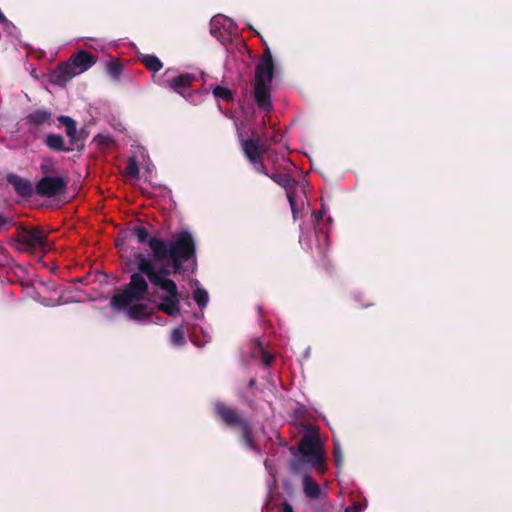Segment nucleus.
I'll return each instance as SVG.
<instances>
[{"instance_id":"obj_23","label":"nucleus","mask_w":512,"mask_h":512,"mask_svg":"<svg viewBox=\"0 0 512 512\" xmlns=\"http://www.w3.org/2000/svg\"><path fill=\"white\" fill-rule=\"evenodd\" d=\"M243 141H252L254 145L258 148V153L261 155V157L264 156V154H267L270 151V143L268 142V137L266 134H263L262 136H257L256 138H248L244 139Z\"/></svg>"},{"instance_id":"obj_3","label":"nucleus","mask_w":512,"mask_h":512,"mask_svg":"<svg viewBox=\"0 0 512 512\" xmlns=\"http://www.w3.org/2000/svg\"><path fill=\"white\" fill-rule=\"evenodd\" d=\"M97 61V57L85 50H78L68 61L62 62L51 73V82L65 86L72 78L89 70Z\"/></svg>"},{"instance_id":"obj_10","label":"nucleus","mask_w":512,"mask_h":512,"mask_svg":"<svg viewBox=\"0 0 512 512\" xmlns=\"http://www.w3.org/2000/svg\"><path fill=\"white\" fill-rule=\"evenodd\" d=\"M241 148L245 158L252 164L254 170L257 173L265 176L269 175V172L263 162V157L259 155L258 148L252 141H241Z\"/></svg>"},{"instance_id":"obj_29","label":"nucleus","mask_w":512,"mask_h":512,"mask_svg":"<svg viewBox=\"0 0 512 512\" xmlns=\"http://www.w3.org/2000/svg\"><path fill=\"white\" fill-rule=\"evenodd\" d=\"M126 174L134 179L139 178V166L134 158H129L126 166Z\"/></svg>"},{"instance_id":"obj_42","label":"nucleus","mask_w":512,"mask_h":512,"mask_svg":"<svg viewBox=\"0 0 512 512\" xmlns=\"http://www.w3.org/2000/svg\"><path fill=\"white\" fill-rule=\"evenodd\" d=\"M6 21H7V19H6L5 15H4V14L2 13V11L0 10V23H4V22H6Z\"/></svg>"},{"instance_id":"obj_32","label":"nucleus","mask_w":512,"mask_h":512,"mask_svg":"<svg viewBox=\"0 0 512 512\" xmlns=\"http://www.w3.org/2000/svg\"><path fill=\"white\" fill-rule=\"evenodd\" d=\"M259 62L274 64L270 48L267 44H265L264 53Z\"/></svg>"},{"instance_id":"obj_1","label":"nucleus","mask_w":512,"mask_h":512,"mask_svg":"<svg viewBox=\"0 0 512 512\" xmlns=\"http://www.w3.org/2000/svg\"><path fill=\"white\" fill-rule=\"evenodd\" d=\"M153 257L158 262L171 260L174 273L180 274L183 271V262L196 257V245L192 234L183 230L173 234L168 242L155 241Z\"/></svg>"},{"instance_id":"obj_38","label":"nucleus","mask_w":512,"mask_h":512,"mask_svg":"<svg viewBox=\"0 0 512 512\" xmlns=\"http://www.w3.org/2000/svg\"><path fill=\"white\" fill-rule=\"evenodd\" d=\"M287 190V199L289 201V204L292 203V202H295V192L293 191H290L289 189H286Z\"/></svg>"},{"instance_id":"obj_30","label":"nucleus","mask_w":512,"mask_h":512,"mask_svg":"<svg viewBox=\"0 0 512 512\" xmlns=\"http://www.w3.org/2000/svg\"><path fill=\"white\" fill-rule=\"evenodd\" d=\"M333 458L337 467H340L343 463V453L341 445L338 442L334 443L333 447Z\"/></svg>"},{"instance_id":"obj_18","label":"nucleus","mask_w":512,"mask_h":512,"mask_svg":"<svg viewBox=\"0 0 512 512\" xmlns=\"http://www.w3.org/2000/svg\"><path fill=\"white\" fill-rule=\"evenodd\" d=\"M131 233L135 236L140 244H147L153 253V247L155 241H163V239L158 237L150 236L149 231L141 225H136L131 229Z\"/></svg>"},{"instance_id":"obj_41","label":"nucleus","mask_w":512,"mask_h":512,"mask_svg":"<svg viewBox=\"0 0 512 512\" xmlns=\"http://www.w3.org/2000/svg\"><path fill=\"white\" fill-rule=\"evenodd\" d=\"M255 384H256V379L251 378V379L249 380V382H248V387H249V388H252V387H254V386H255Z\"/></svg>"},{"instance_id":"obj_28","label":"nucleus","mask_w":512,"mask_h":512,"mask_svg":"<svg viewBox=\"0 0 512 512\" xmlns=\"http://www.w3.org/2000/svg\"><path fill=\"white\" fill-rule=\"evenodd\" d=\"M170 339L171 343L175 346H182L186 343L184 331L181 327L172 330Z\"/></svg>"},{"instance_id":"obj_22","label":"nucleus","mask_w":512,"mask_h":512,"mask_svg":"<svg viewBox=\"0 0 512 512\" xmlns=\"http://www.w3.org/2000/svg\"><path fill=\"white\" fill-rule=\"evenodd\" d=\"M140 61L149 71L154 73L160 71L163 68V63L155 55H143L140 58Z\"/></svg>"},{"instance_id":"obj_17","label":"nucleus","mask_w":512,"mask_h":512,"mask_svg":"<svg viewBox=\"0 0 512 512\" xmlns=\"http://www.w3.org/2000/svg\"><path fill=\"white\" fill-rule=\"evenodd\" d=\"M45 145L55 152H72L73 147L65 145L64 138L60 134L50 133L44 139Z\"/></svg>"},{"instance_id":"obj_45","label":"nucleus","mask_w":512,"mask_h":512,"mask_svg":"<svg viewBox=\"0 0 512 512\" xmlns=\"http://www.w3.org/2000/svg\"><path fill=\"white\" fill-rule=\"evenodd\" d=\"M169 72H170V69H167V70L165 71V75L167 76Z\"/></svg>"},{"instance_id":"obj_19","label":"nucleus","mask_w":512,"mask_h":512,"mask_svg":"<svg viewBox=\"0 0 512 512\" xmlns=\"http://www.w3.org/2000/svg\"><path fill=\"white\" fill-rule=\"evenodd\" d=\"M26 119L29 124L38 127L44 124H50L52 120V114L47 109H37L29 113Z\"/></svg>"},{"instance_id":"obj_6","label":"nucleus","mask_w":512,"mask_h":512,"mask_svg":"<svg viewBox=\"0 0 512 512\" xmlns=\"http://www.w3.org/2000/svg\"><path fill=\"white\" fill-rule=\"evenodd\" d=\"M154 257H150L148 254L142 252H135L133 254V263L138 271L145 274L148 281L160 289H164L163 283L175 282L172 279L167 278L170 275V271L165 266L156 268Z\"/></svg>"},{"instance_id":"obj_37","label":"nucleus","mask_w":512,"mask_h":512,"mask_svg":"<svg viewBox=\"0 0 512 512\" xmlns=\"http://www.w3.org/2000/svg\"><path fill=\"white\" fill-rule=\"evenodd\" d=\"M314 217H315V221L316 222H319L325 215V210L324 209H321L319 210L318 212L314 213L313 214Z\"/></svg>"},{"instance_id":"obj_39","label":"nucleus","mask_w":512,"mask_h":512,"mask_svg":"<svg viewBox=\"0 0 512 512\" xmlns=\"http://www.w3.org/2000/svg\"><path fill=\"white\" fill-rule=\"evenodd\" d=\"M290 207H291V210H292V213H293V217L296 218V214L298 212L296 201L290 203Z\"/></svg>"},{"instance_id":"obj_44","label":"nucleus","mask_w":512,"mask_h":512,"mask_svg":"<svg viewBox=\"0 0 512 512\" xmlns=\"http://www.w3.org/2000/svg\"><path fill=\"white\" fill-rule=\"evenodd\" d=\"M41 170H42L43 173H47L48 172V168L45 165H41Z\"/></svg>"},{"instance_id":"obj_11","label":"nucleus","mask_w":512,"mask_h":512,"mask_svg":"<svg viewBox=\"0 0 512 512\" xmlns=\"http://www.w3.org/2000/svg\"><path fill=\"white\" fill-rule=\"evenodd\" d=\"M197 80L195 74L183 73L164 80V85L176 93L184 96L192 83Z\"/></svg>"},{"instance_id":"obj_16","label":"nucleus","mask_w":512,"mask_h":512,"mask_svg":"<svg viewBox=\"0 0 512 512\" xmlns=\"http://www.w3.org/2000/svg\"><path fill=\"white\" fill-rule=\"evenodd\" d=\"M274 77V64L259 62L255 68V82L270 84Z\"/></svg>"},{"instance_id":"obj_2","label":"nucleus","mask_w":512,"mask_h":512,"mask_svg":"<svg viewBox=\"0 0 512 512\" xmlns=\"http://www.w3.org/2000/svg\"><path fill=\"white\" fill-rule=\"evenodd\" d=\"M294 456L289 461V468L293 474L306 472L307 466L315 468L320 474L326 471L324 449L317 434H306L299 441L297 452L290 447Z\"/></svg>"},{"instance_id":"obj_40","label":"nucleus","mask_w":512,"mask_h":512,"mask_svg":"<svg viewBox=\"0 0 512 512\" xmlns=\"http://www.w3.org/2000/svg\"><path fill=\"white\" fill-rule=\"evenodd\" d=\"M282 512H294L292 507L289 504H285L283 506Z\"/></svg>"},{"instance_id":"obj_35","label":"nucleus","mask_w":512,"mask_h":512,"mask_svg":"<svg viewBox=\"0 0 512 512\" xmlns=\"http://www.w3.org/2000/svg\"><path fill=\"white\" fill-rule=\"evenodd\" d=\"M267 158L268 160H271L273 163H275L279 158V154L275 151H271L268 153Z\"/></svg>"},{"instance_id":"obj_15","label":"nucleus","mask_w":512,"mask_h":512,"mask_svg":"<svg viewBox=\"0 0 512 512\" xmlns=\"http://www.w3.org/2000/svg\"><path fill=\"white\" fill-rule=\"evenodd\" d=\"M317 240H318L317 262L322 268L329 269V267H330V261L328 259L329 236L325 232H320V233H317Z\"/></svg>"},{"instance_id":"obj_26","label":"nucleus","mask_w":512,"mask_h":512,"mask_svg":"<svg viewBox=\"0 0 512 512\" xmlns=\"http://www.w3.org/2000/svg\"><path fill=\"white\" fill-rule=\"evenodd\" d=\"M193 298L200 308H204L208 304L209 296L203 288H196L193 292Z\"/></svg>"},{"instance_id":"obj_8","label":"nucleus","mask_w":512,"mask_h":512,"mask_svg":"<svg viewBox=\"0 0 512 512\" xmlns=\"http://www.w3.org/2000/svg\"><path fill=\"white\" fill-rule=\"evenodd\" d=\"M163 286L164 289L161 290L166 292V295L159 297L161 302L157 305V309L170 317H176L180 314L181 309L178 287L175 282L163 283Z\"/></svg>"},{"instance_id":"obj_27","label":"nucleus","mask_w":512,"mask_h":512,"mask_svg":"<svg viewBox=\"0 0 512 512\" xmlns=\"http://www.w3.org/2000/svg\"><path fill=\"white\" fill-rule=\"evenodd\" d=\"M213 95L224 101H230L233 99V94L230 89L218 85L213 88Z\"/></svg>"},{"instance_id":"obj_20","label":"nucleus","mask_w":512,"mask_h":512,"mask_svg":"<svg viewBox=\"0 0 512 512\" xmlns=\"http://www.w3.org/2000/svg\"><path fill=\"white\" fill-rule=\"evenodd\" d=\"M125 309L127 310L129 317L134 320L145 319L150 314L148 305L139 302H134Z\"/></svg>"},{"instance_id":"obj_5","label":"nucleus","mask_w":512,"mask_h":512,"mask_svg":"<svg viewBox=\"0 0 512 512\" xmlns=\"http://www.w3.org/2000/svg\"><path fill=\"white\" fill-rule=\"evenodd\" d=\"M145 274L140 271L130 275V281L124 285L121 292L116 293L110 300L112 308L124 310L134 302L146 300L148 297L149 285L144 277Z\"/></svg>"},{"instance_id":"obj_25","label":"nucleus","mask_w":512,"mask_h":512,"mask_svg":"<svg viewBox=\"0 0 512 512\" xmlns=\"http://www.w3.org/2000/svg\"><path fill=\"white\" fill-rule=\"evenodd\" d=\"M123 71V65L116 59L111 60L107 63V73L114 79L119 80Z\"/></svg>"},{"instance_id":"obj_31","label":"nucleus","mask_w":512,"mask_h":512,"mask_svg":"<svg viewBox=\"0 0 512 512\" xmlns=\"http://www.w3.org/2000/svg\"><path fill=\"white\" fill-rule=\"evenodd\" d=\"M94 141L104 147H108L113 143V139L109 135L98 134L94 137Z\"/></svg>"},{"instance_id":"obj_13","label":"nucleus","mask_w":512,"mask_h":512,"mask_svg":"<svg viewBox=\"0 0 512 512\" xmlns=\"http://www.w3.org/2000/svg\"><path fill=\"white\" fill-rule=\"evenodd\" d=\"M58 121L65 126L66 135L69 138V147H73V150H81L84 147L83 143H80V139L77 133L76 122L69 116L61 115L58 117Z\"/></svg>"},{"instance_id":"obj_4","label":"nucleus","mask_w":512,"mask_h":512,"mask_svg":"<svg viewBox=\"0 0 512 512\" xmlns=\"http://www.w3.org/2000/svg\"><path fill=\"white\" fill-rule=\"evenodd\" d=\"M216 417L227 427L241 431V441L252 451H259V447L255 442L252 427L249 422L242 416L239 410L229 406L222 401H217L213 406Z\"/></svg>"},{"instance_id":"obj_24","label":"nucleus","mask_w":512,"mask_h":512,"mask_svg":"<svg viewBox=\"0 0 512 512\" xmlns=\"http://www.w3.org/2000/svg\"><path fill=\"white\" fill-rule=\"evenodd\" d=\"M267 177L285 189H289L294 184V180L285 173H269Z\"/></svg>"},{"instance_id":"obj_33","label":"nucleus","mask_w":512,"mask_h":512,"mask_svg":"<svg viewBox=\"0 0 512 512\" xmlns=\"http://www.w3.org/2000/svg\"><path fill=\"white\" fill-rule=\"evenodd\" d=\"M363 507L361 503L355 502L345 508L344 512H362Z\"/></svg>"},{"instance_id":"obj_46","label":"nucleus","mask_w":512,"mask_h":512,"mask_svg":"<svg viewBox=\"0 0 512 512\" xmlns=\"http://www.w3.org/2000/svg\"><path fill=\"white\" fill-rule=\"evenodd\" d=\"M211 33H212V34H216V30L211 29Z\"/></svg>"},{"instance_id":"obj_7","label":"nucleus","mask_w":512,"mask_h":512,"mask_svg":"<svg viewBox=\"0 0 512 512\" xmlns=\"http://www.w3.org/2000/svg\"><path fill=\"white\" fill-rule=\"evenodd\" d=\"M46 236L39 227H21L17 233V246L20 251L34 253L36 250H44Z\"/></svg>"},{"instance_id":"obj_34","label":"nucleus","mask_w":512,"mask_h":512,"mask_svg":"<svg viewBox=\"0 0 512 512\" xmlns=\"http://www.w3.org/2000/svg\"><path fill=\"white\" fill-rule=\"evenodd\" d=\"M273 356L268 352H262L261 360L265 366H270L273 362Z\"/></svg>"},{"instance_id":"obj_12","label":"nucleus","mask_w":512,"mask_h":512,"mask_svg":"<svg viewBox=\"0 0 512 512\" xmlns=\"http://www.w3.org/2000/svg\"><path fill=\"white\" fill-rule=\"evenodd\" d=\"M254 100L259 109L269 112L273 105L271 101L270 84L254 83Z\"/></svg>"},{"instance_id":"obj_43","label":"nucleus","mask_w":512,"mask_h":512,"mask_svg":"<svg viewBox=\"0 0 512 512\" xmlns=\"http://www.w3.org/2000/svg\"><path fill=\"white\" fill-rule=\"evenodd\" d=\"M6 223L4 216L0 213V228Z\"/></svg>"},{"instance_id":"obj_36","label":"nucleus","mask_w":512,"mask_h":512,"mask_svg":"<svg viewBox=\"0 0 512 512\" xmlns=\"http://www.w3.org/2000/svg\"><path fill=\"white\" fill-rule=\"evenodd\" d=\"M281 134L279 132H274L272 136L270 137L271 143H278L280 142Z\"/></svg>"},{"instance_id":"obj_21","label":"nucleus","mask_w":512,"mask_h":512,"mask_svg":"<svg viewBox=\"0 0 512 512\" xmlns=\"http://www.w3.org/2000/svg\"><path fill=\"white\" fill-rule=\"evenodd\" d=\"M303 490L311 499H318L321 494L320 486L306 473L303 477Z\"/></svg>"},{"instance_id":"obj_14","label":"nucleus","mask_w":512,"mask_h":512,"mask_svg":"<svg viewBox=\"0 0 512 512\" xmlns=\"http://www.w3.org/2000/svg\"><path fill=\"white\" fill-rule=\"evenodd\" d=\"M7 181L11 184L15 192L21 197H31L33 195L32 184L29 180L21 178L18 175L10 174Z\"/></svg>"},{"instance_id":"obj_9","label":"nucleus","mask_w":512,"mask_h":512,"mask_svg":"<svg viewBox=\"0 0 512 512\" xmlns=\"http://www.w3.org/2000/svg\"><path fill=\"white\" fill-rule=\"evenodd\" d=\"M67 185L68 181L63 177L45 176L36 183L35 192L42 197L52 198L63 194Z\"/></svg>"}]
</instances>
